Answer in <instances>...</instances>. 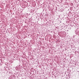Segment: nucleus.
I'll list each match as a JSON object with an SVG mask.
<instances>
[{
	"label": "nucleus",
	"instance_id": "1",
	"mask_svg": "<svg viewBox=\"0 0 79 79\" xmlns=\"http://www.w3.org/2000/svg\"><path fill=\"white\" fill-rule=\"evenodd\" d=\"M76 32H77V31H76Z\"/></svg>",
	"mask_w": 79,
	"mask_h": 79
}]
</instances>
